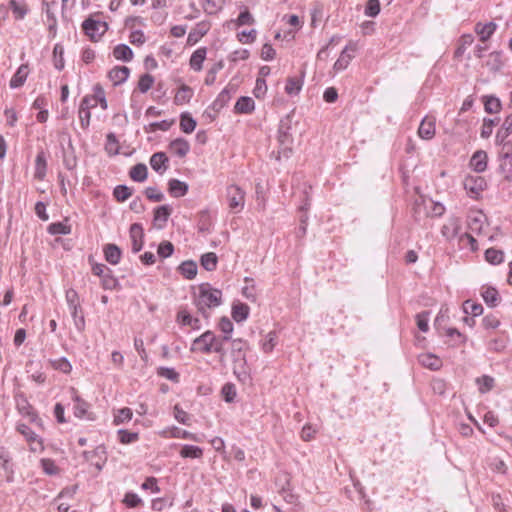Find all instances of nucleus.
Wrapping results in <instances>:
<instances>
[{
	"label": "nucleus",
	"mask_w": 512,
	"mask_h": 512,
	"mask_svg": "<svg viewBox=\"0 0 512 512\" xmlns=\"http://www.w3.org/2000/svg\"><path fill=\"white\" fill-rule=\"evenodd\" d=\"M193 303L199 313L208 317V310L221 305L222 291L213 288L209 283H202L195 288Z\"/></svg>",
	"instance_id": "obj_1"
},
{
	"label": "nucleus",
	"mask_w": 512,
	"mask_h": 512,
	"mask_svg": "<svg viewBox=\"0 0 512 512\" xmlns=\"http://www.w3.org/2000/svg\"><path fill=\"white\" fill-rule=\"evenodd\" d=\"M100 13H95L86 18L82 23L84 34L92 41L98 42L107 32L108 23L99 19Z\"/></svg>",
	"instance_id": "obj_2"
},
{
	"label": "nucleus",
	"mask_w": 512,
	"mask_h": 512,
	"mask_svg": "<svg viewBox=\"0 0 512 512\" xmlns=\"http://www.w3.org/2000/svg\"><path fill=\"white\" fill-rule=\"evenodd\" d=\"M246 192L238 185L231 184L226 188V200L233 213H240L245 206Z\"/></svg>",
	"instance_id": "obj_3"
},
{
	"label": "nucleus",
	"mask_w": 512,
	"mask_h": 512,
	"mask_svg": "<svg viewBox=\"0 0 512 512\" xmlns=\"http://www.w3.org/2000/svg\"><path fill=\"white\" fill-rule=\"evenodd\" d=\"M16 431L20 433L29 445V449L34 453H41L44 450L43 440L30 427L24 423H17Z\"/></svg>",
	"instance_id": "obj_4"
},
{
	"label": "nucleus",
	"mask_w": 512,
	"mask_h": 512,
	"mask_svg": "<svg viewBox=\"0 0 512 512\" xmlns=\"http://www.w3.org/2000/svg\"><path fill=\"white\" fill-rule=\"evenodd\" d=\"M17 411L24 417H27L29 421L38 427H42V420L39 418L36 410L28 402L27 398L23 394H17L15 396Z\"/></svg>",
	"instance_id": "obj_5"
},
{
	"label": "nucleus",
	"mask_w": 512,
	"mask_h": 512,
	"mask_svg": "<svg viewBox=\"0 0 512 512\" xmlns=\"http://www.w3.org/2000/svg\"><path fill=\"white\" fill-rule=\"evenodd\" d=\"M91 95H86L81 102L82 106H86L91 109L100 105L103 110L108 108V103L106 100V93L101 84L97 83L93 86Z\"/></svg>",
	"instance_id": "obj_6"
},
{
	"label": "nucleus",
	"mask_w": 512,
	"mask_h": 512,
	"mask_svg": "<svg viewBox=\"0 0 512 512\" xmlns=\"http://www.w3.org/2000/svg\"><path fill=\"white\" fill-rule=\"evenodd\" d=\"M463 185L471 198L478 199L486 188V181L482 176H467Z\"/></svg>",
	"instance_id": "obj_7"
},
{
	"label": "nucleus",
	"mask_w": 512,
	"mask_h": 512,
	"mask_svg": "<svg viewBox=\"0 0 512 512\" xmlns=\"http://www.w3.org/2000/svg\"><path fill=\"white\" fill-rule=\"evenodd\" d=\"M417 134L423 140H432L436 135V117L426 115L418 127Z\"/></svg>",
	"instance_id": "obj_8"
},
{
	"label": "nucleus",
	"mask_w": 512,
	"mask_h": 512,
	"mask_svg": "<svg viewBox=\"0 0 512 512\" xmlns=\"http://www.w3.org/2000/svg\"><path fill=\"white\" fill-rule=\"evenodd\" d=\"M178 87L175 90L173 102L177 106L188 104L194 96V90L180 79L176 80Z\"/></svg>",
	"instance_id": "obj_9"
},
{
	"label": "nucleus",
	"mask_w": 512,
	"mask_h": 512,
	"mask_svg": "<svg viewBox=\"0 0 512 512\" xmlns=\"http://www.w3.org/2000/svg\"><path fill=\"white\" fill-rule=\"evenodd\" d=\"M357 50V44L356 43H353V42H350L344 49L343 51L341 52L339 58L336 60V62L334 63L333 65V70L335 73H338L340 71H343L345 70L352 58H353V54L355 51Z\"/></svg>",
	"instance_id": "obj_10"
},
{
	"label": "nucleus",
	"mask_w": 512,
	"mask_h": 512,
	"mask_svg": "<svg viewBox=\"0 0 512 512\" xmlns=\"http://www.w3.org/2000/svg\"><path fill=\"white\" fill-rule=\"evenodd\" d=\"M277 141L280 147V151L278 153L283 157H289L293 149V136L289 132V128L281 127L278 130Z\"/></svg>",
	"instance_id": "obj_11"
},
{
	"label": "nucleus",
	"mask_w": 512,
	"mask_h": 512,
	"mask_svg": "<svg viewBox=\"0 0 512 512\" xmlns=\"http://www.w3.org/2000/svg\"><path fill=\"white\" fill-rule=\"evenodd\" d=\"M211 29L209 21L198 22L189 32L187 37V45L193 46L197 44Z\"/></svg>",
	"instance_id": "obj_12"
},
{
	"label": "nucleus",
	"mask_w": 512,
	"mask_h": 512,
	"mask_svg": "<svg viewBox=\"0 0 512 512\" xmlns=\"http://www.w3.org/2000/svg\"><path fill=\"white\" fill-rule=\"evenodd\" d=\"M0 468L5 472L6 480L12 482L14 478V463L7 448L0 446Z\"/></svg>",
	"instance_id": "obj_13"
},
{
	"label": "nucleus",
	"mask_w": 512,
	"mask_h": 512,
	"mask_svg": "<svg viewBox=\"0 0 512 512\" xmlns=\"http://www.w3.org/2000/svg\"><path fill=\"white\" fill-rule=\"evenodd\" d=\"M130 69L126 66H114L107 72V78L113 86H119L127 81L130 76Z\"/></svg>",
	"instance_id": "obj_14"
},
{
	"label": "nucleus",
	"mask_w": 512,
	"mask_h": 512,
	"mask_svg": "<svg viewBox=\"0 0 512 512\" xmlns=\"http://www.w3.org/2000/svg\"><path fill=\"white\" fill-rule=\"evenodd\" d=\"M73 400H74V406H73V412L74 415L77 418L80 419H88L93 420V414L89 411L90 405L81 399L76 392L73 390Z\"/></svg>",
	"instance_id": "obj_15"
},
{
	"label": "nucleus",
	"mask_w": 512,
	"mask_h": 512,
	"mask_svg": "<svg viewBox=\"0 0 512 512\" xmlns=\"http://www.w3.org/2000/svg\"><path fill=\"white\" fill-rule=\"evenodd\" d=\"M129 236L132 243V251L139 252L144 244V230L141 224L134 223L130 226Z\"/></svg>",
	"instance_id": "obj_16"
},
{
	"label": "nucleus",
	"mask_w": 512,
	"mask_h": 512,
	"mask_svg": "<svg viewBox=\"0 0 512 512\" xmlns=\"http://www.w3.org/2000/svg\"><path fill=\"white\" fill-rule=\"evenodd\" d=\"M215 336L211 332H205L194 342V351L200 352H212L217 351V348L214 347Z\"/></svg>",
	"instance_id": "obj_17"
},
{
	"label": "nucleus",
	"mask_w": 512,
	"mask_h": 512,
	"mask_svg": "<svg viewBox=\"0 0 512 512\" xmlns=\"http://www.w3.org/2000/svg\"><path fill=\"white\" fill-rule=\"evenodd\" d=\"M233 370L240 381L246 382L250 379V368L247 366L244 354H236Z\"/></svg>",
	"instance_id": "obj_18"
},
{
	"label": "nucleus",
	"mask_w": 512,
	"mask_h": 512,
	"mask_svg": "<svg viewBox=\"0 0 512 512\" xmlns=\"http://www.w3.org/2000/svg\"><path fill=\"white\" fill-rule=\"evenodd\" d=\"M460 229V219L457 217H449L441 228V234L447 240H452L459 234Z\"/></svg>",
	"instance_id": "obj_19"
},
{
	"label": "nucleus",
	"mask_w": 512,
	"mask_h": 512,
	"mask_svg": "<svg viewBox=\"0 0 512 512\" xmlns=\"http://www.w3.org/2000/svg\"><path fill=\"white\" fill-rule=\"evenodd\" d=\"M497 25L494 22H478L475 24L474 32L479 38L481 43H486L489 38L495 33Z\"/></svg>",
	"instance_id": "obj_20"
},
{
	"label": "nucleus",
	"mask_w": 512,
	"mask_h": 512,
	"mask_svg": "<svg viewBox=\"0 0 512 512\" xmlns=\"http://www.w3.org/2000/svg\"><path fill=\"white\" fill-rule=\"evenodd\" d=\"M480 294L489 307H496L501 301L498 290L490 285H483L480 289Z\"/></svg>",
	"instance_id": "obj_21"
},
{
	"label": "nucleus",
	"mask_w": 512,
	"mask_h": 512,
	"mask_svg": "<svg viewBox=\"0 0 512 512\" xmlns=\"http://www.w3.org/2000/svg\"><path fill=\"white\" fill-rule=\"evenodd\" d=\"M176 321L178 324L182 326L190 327L191 329H199L200 321L197 318H194L187 308L181 307L176 316Z\"/></svg>",
	"instance_id": "obj_22"
},
{
	"label": "nucleus",
	"mask_w": 512,
	"mask_h": 512,
	"mask_svg": "<svg viewBox=\"0 0 512 512\" xmlns=\"http://www.w3.org/2000/svg\"><path fill=\"white\" fill-rule=\"evenodd\" d=\"M169 152L180 158H184L190 151V144L183 138H177L170 142Z\"/></svg>",
	"instance_id": "obj_23"
},
{
	"label": "nucleus",
	"mask_w": 512,
	"mask_h": 512,
	"mask_svg": "<svg viewBox=\"0 0 512 512\" xmlns=\"http://www.w3.org/2000/svg\"><path fill=\"white\" fill-rule=\"evenodd\" d=\"M30 73V68L28 64H21L14 75L11 77L9 85L11 88H19L24 85L28 75Z\"/></svg>",
	"instance_id": "obj_24"
},
{
	"label": "nucleus",
	"mask_w": 512,
	"mask_h": 512,
	"mask_svg": "<svg viewBox=\"0 0 512 512\" xmlns=\"http://www.w3.org/2000/svg\"><path fill=\"white\" fill-rule=\"evenodd\" d=\"M488 163V155L483 150H477L470 159V167L480 173L486 170Z\"/></svg>",
	"instance_id": "obj_25"
},
{
	"label": "nucleus",
	"mask_w": 512,
	"mask_h": 512,
	"mask_svg": "<svg viewBox=\"0 0 512 512\" xmlns=\"http://www.w3.org/2000/svg\"><path fill=\"white\" fill-rule=\"evenodd\" d=\"M417 359L423 367L430 370H438L443 365L442 360L437 354H418Z\"/></svg>",
	"instance_id": "obj_26"
},
{
	"label": "nucleus",
	"mask_w": 512,
	"mask_h": 512,
	"mask_svg": "<svg viewBox=\"0 0 512 512\" xmlns=\"http://www.w3.org/2000/svg\"><path fill=\"white\" fill-rule=\"evenodd\" d=\"M255 110V102L251 97L242 96L234 105L235 114H251Z\"/></svg>",
	"instance_id": "obj_27"
},
{
	"label": "nucleus",
	"mask_w": 512,
	"mask_h": 512,
	"mask_svg": "<svg viewBox=\"0 0 512 512\" xmlns=\"http://www.w3.org/2000/svg\"><path fill=\"white\" fill-rule=\"evenodd\" d=\"M112 55L115 60L130 62L134 58L132 49L126 44H118L112 50Z\"/></svg>",
	"instance_id": "obj_28"
},
{
	"label": "nucleus",
	"mask_w": 512,
	"mask_h": 512,
	"mask_svg": "<svg viewBox=\"0 0 512 512\" xmlns=\"http://www.w3.org/2000/svg\"><path fill=\"white\" fill-rule=\"evenodd\" d=\"M207 49L205 47H200L195 50L189 60L190 68L196 72H199L203 68V62L206 59Z\"/></svg>",
	"instance_id": "obj_29"
},
{
	"label": "nucleus",
	"mask_w": 512,
	"mask_h": 512,
	"mask_svg": "<svg viewBox=\"0 0 512 512\" xmlns=\"http://www.w3.org/2000/svg\"><path fill=\"white\" fill-rule=\"evenodd\" d=\"M304 84V76L288 77L285 84V92L288 95H298Z\"/></svg>",
	"instance_id": "obj_30"
},
{
	"label": "nucleus",
	"mask_w": 512,
	"mask_h": 512,
	"mask_svg": "<svg viewBox=\"0 0 512 512\" xmlns=\"http://www.w3.org/2000/svg\"><path fill=\"white\" fill-rule=\"evenodd\" d=\"M47 171V161L44 152H39L35 159L34 178L38 181L44 180Z\"/></svg>",
	"instance_id": "obj_31"
},
{
	"label": "nucleus",
	"mask_w": 512,
	"mask_h": 512,
	"mask_svg": "<svg viewBox=\"0 0 512 512\" xmlns=\"http://www.w3.org/2000/svg\"><path fill=\"white\" fill-rule=\"evenodd\" d=\"M154 82H155V79L151 74L145 73V74L140 75L138 82H137V87L132 92V98L135 97L137 91L140 93L148 92L153 87Z\"/></svg>",
	"instance_id": "obj_32"
},
{
	"label": "nucleus",
	"mask_w": 512,
	"mask_h": 512,
	"mask_svg": "<svg viewBox=\"0 0 512 512\" xmlns=\"http://www.w3.org/2000/svg\"><path fill=\"white\" fill-rule=\"evenodd\" d=\"M250 308L242 302H235L232 305L231 315L236 322H242L248 318Z\"/></svg>",
	"instance_id": "obj_33"
},
{
	"label": "nucleus",
	"mask_w": 512,
	"mask_h": 512,
	"mask_svg": "<svg viewBox=\"0 0 512 512\" xmlns=\"http://www.w3.org/2000/svg\"><path fill=\"white\" fill-rule=\"evenodd\" d=\"M168 158L166 157L165 153L158 152L151 156L150 158V165L151 167L158 173H163L167 166Z\"/></svg>",
	"instance_id": "obj_34"
},
{
	"label": "nucleus",
	"mask_w": 512,
	"mask_h": 512,
	"mask_svg": "<svg viewBox=\"0 0 512 512\" xmlns=\"http://www.w3.org/2000/svg\"><path fill=\"white\" fill-rule=\"evenodd\" d=\"M104 255L107 262L112 265H116L120 262L121 251L118 246L114 244H107L104 247Z\"/></svg>",
	"instance_id": "obj_35"
},
{
	"label": "nucleus",
	"mask_w": 512,
	"mask_h": 512,
	"mask_svg": "<svg viewBox=\"0 0 512 512\" xmlns=\"http://www.w3.org/2000/svg\"><path fill=\"white\" fill-rule=\"evenodd\" d=\"M9 7L16 20L24 19L29 11L28 5L25 2H18L16 0H10Z\"/></svg>",
	"instance_id": "obj_36"
},
{
	"label": "nucleus",
	"mask_w": 512,
	"mask_h": 512,
	"mask_svg": "<svg viewBox=\"0 0 512 512\" xmlns=\"http://www.w3.org/2000/svg\"><path fill=\"white\" fill-rule=\"evenodd\" d=\"M424 203L426 213L430 217H441L446 211L445 206L440 202H436L430 199L428 201H424Z\"/></svg>",
	"instance_id": "obj_37"
},
{
	"label": "nucleus",
	"mask_w": 512,
	"mask_h": 512,
	"mask_svg": "<svg viewBox=\"0 0 512 512\" xmlns=\"http://www.w3.org/2000/svg\"><path fill=\"white\" fill-rule=\"evenodd\" d=\"M188 191V185L177 179L169 181V192L173 197H182Z\"/></svg>",
	"instance_id": "obj_38"
},
{
	"label": "nucleus",
	"mask_w": 512,
	"mask_h": 512,
	"mask_svg": "<svg viewBox=\"0 0 512 512\" xmlns=\"http://www.w3.org/2000/svg\"><path fill=\"white\" fill-rule=\"evenodd\" d=\"M196 121L187 112H184L180 116V129L186 134H191L196 128Z\"/></svg>",
	"instance_id": "obj_39"
},
{
	"label": "nucleus",
	"mask_w": 512,
	"mask_h": 512,
	"mask_svg": "<svg viewBox=\"0 0 512 512\" xmlns=\"http://www.w3.org/2000/svg\"><path fill=\"white\" fill-rule=\"evenodd\" d=\"M483 103L485 111L489 114H496L501 111V102L494 96H484Z\"/></svg>",
	"instance_id": "obj_40"
},
{
	"label": "nucleus",
	"mask_w": 512,
	"mask_h": 512,
	"mask_svg": "<svg viewBox=\"0 0 512 512\" xmlns=\"http://www.w3.org/2000/svg\"><path fill=\"white\" fill-rule=\"evenodd\" d=\"M179 271L183 277L192 280L197 275V265L194 261H185L179 266Z\"/></svg>",
	"instance_id": "obj_41"
},
{
	"label": "nucleus",
	"mask_w": 512,
	"mask_h": 512,
	"mask_svg": "<svg viewBox=\"0 0 512 512\" xmlns=\"http://www.w3.org/2000/svg\"><path fill=\"white\" fill-rule=\"evenodd\" d=\"M180 456L182 458L199 459L203 456V450L198 446L183 445L180 450Z\"/></svg>",
	"instance_id": "obj_42"
},
{
	"label": "nucleus",
	"mask_w": 512,
	"mask_h": 512,
	"mask_svg": "<svg viewBox=\"0 0 512 512\" xmlns=\"http://www.w3.org/2000/svg\"><path fill=\"white\" fill-rule=\"evenodd\" d=\"M254 22V17L251 15L248 9H245L239 14V16L236 19L230 20L229 24H234L236 28H239L244 25H252L254 24Z\"/></svg>",
	"instance_id": "obj_43"
},
{
	"label": "nucleus",
	"mask_w": 512,
	"mask_h": 512,
	"mask_svg": "<svg viewBox=\"0 0 512 512\" xmlns=\"http://www.w3.org/2000/svg\"><path fill=\"white\" fill-rule=\"evenodd\" d=\"M244 283H245V285L242 289L243 296L246 299H248L252 302H255L257 299V293H256V286H255L254 280L246 277L244 279Z\"/></svg>",
	"instance_id": "obj_44"
},
{
	"label": "nucleus",
	"mask_w": 512,
	"mask_h": 512,
	"mask_svg": "<svg viewBox=\"0 0 512 512\" xmlns=\"http://www.w3.org/2000/svg\"><path fill=\"white\" fill-rule=\"evenodd\" d=\"M200 262L207 271H214L217 267L218 258L214 252H208L202 255Z\"/></svg>",
	"instance_id": "obj_45"
},
{
	"label": "nucleus",
	"mask_w": 512,
	"mask_h": 512,
	"mask_svg": "<svg viewBox=\"0 0 512 512\" xmlns=\"http://www.w3.org/2000/svg\"><path fill=\"white\" fill-rule=\"evenodd\" d=\"M129 176L136 182H143L147 178V167L144 164L133 166L129 172Z\"/></svg>",
	"instance_id": "obj_46"
},
{
	"label": "nucleus",
	"mask_w": 512,
	"mask_h": 512,
	"mask_svg": "<svg viewBox=\"0 0 512 512\" xmlns=\"http://www.w3.org/2000/svg\"><path fill=\"white\" fill-rule=\"evenodd\" d=\"M120 145L113 133H109L106 137L105 150L110 156L119 153Z\"/></svg>",
	"instance_id": "obj_47"
},
{
	"label": "nucleus",
	"mask_w": 512,
	"mask_h": 512,
	"mask_svg": "<svg viewBox=\"0 0 512 512\" xmlns=\"http://www.w3.org/2000/svg\"><path fill=\"white\" fill-rule=\"evenodd\" d=\"M501 321L500 318L493 313L487 314L482 319V326L486 330H496L500 327Z\"/></svg>",
	"instance_id": "obj_48"
},
{
	"label": "nucleus",
	"mask_w": 512,
	"mask_h": 512,
	"mask_svg": "<svg viewBox=\"0 0 512 512\" xmlns=\"http://www.w3.org/2000/svg\"><path fill=\"white\" fill-rule=\"evenodd\" d=\"M463 311L466 314H471L476 317L483 313V306L480 303H476L472 300H466L463 303Z\"/></svg>",
	"instance_id": "obj_49"
},
{
	"label": "nucleus",
	"mask_w": 512,
	"mask_h": 512,
	"mask_svg": "<svg viewBox=\"0 0 512 512\" xmlns=\"http://www.w3.org/2000/svg\"><path fill=\"white\" fill-rule=\"evenodd\" d=\"M47 230L51 235H67L71 233V227L63 222L51 223Z\"/></svg>",
	"instance_id": "obj_50"
},
{
	"label": "nucleus",
	"mask_w": 512,
	"mask_h": 512,
	"mask_svg": "<svg viewBox=\"0 0 512 512\" xmlns=\"http://www.w3.org/2000/svg\"><path fill=\"white\" fill-rule=\"evenodd\" d=\"M174 124V120H163L160 122H153L150 123L148 126L145 127V131L148 133H153L158 130L161 131H167L171 128V126Z\"/></svg>",
	"instance_id": "obj_51"
},
{
	"label": "nucleus",
	"mask_w": 512,
	"mask_h": 512,
	"mask_svg": "<svg viewBox=\"0 0 512 512\" xmlns=\"http://www.w3.org/2000/svg\"><path fill=\"white\" fill-rule=\"evenodd\" d=\"M485 259L490 264H493V265L500 264L504 259V254L501 250L489 248L485 252Z\"/></svg>",
	"instance_id": "obj_52"
},
{
	"label": "nucleus",
	"mask_w": 512,
	"mask_h": 512,
	"mask_svg": "<svg viewBox=\"0 0 512 512\" xmlns=\"http://www.w3.org/2000/svg\"><path fill=\"white\" fill-rule=\"evenodd\" d=\"M49 362L55 370H59L63 373H69L72 369L70 362L65 357L50 359Z\"/></svg>",
	"instance_id": "obj_53"
},
{
	"label": "nucleus",
	"mask_w": 512,
	"mask_h": 512,
	"mask_svg": "<svg viewBox=\"0 0 512 512\" xmlns=\"http://www.w3.org/2000/svg\"><path fill=\"white\" fill-rule=\"evenodd\" d=\"M64 48L61 44H55L53 48L54 66L58 70L64 68Z\"/></svg>",
	"instance_id": "obj_54"
},
{
	"label": "nucleus",
	"mask_w": 512,
	"mask_h": 512,
	"mask_svg": "<svg viewBox=\"0 0 512 512\" xmlns=\"http://www.w3.org/2000/svg\"><path fill=\"white\" fill-rule=\"evenodd\" d=\"M132 195V189L125 185H118L114 188L113 196L118 202H124Z\"/></svg>",
	"instance_id": "obj_55"
},
{
	"label": "nucleus",
	"mask_w": 512,
	"mask_h": 512,
	"mask_svg": "<svg viewBox=\"0 0 512 512\" xmlns=\"http://www.w3.org/2000/svg\"><path fill=\"white\" fill-rule=\"evenodd\" d=\"M157 374L158 376L166 378L174 383H178L180 380L179 373L176 372L173 368L159 367L157 369Z\"/></svg>",
	"instance_id": "obj_56"
},
{
	"label": "nucleus",
	"mask_w": 512,
	"mask_h": 512,
	"mask_svg": "<svg viewBox=\"0 0 512 512\" xmlns=\"http://www.w3.org/2000/svg\"><path fill=\"white\" fill-rule=\"evenodd\" d=\"M132 415H133V413L130 408H128V407L121 408L114 415V423L116 425H120L125 422H128L132 419Z\"/></svg>",
	"instance_id": "obj_57"
},
{
	"label": "nucleus",
	"mask_w": 512,
	"mask_h": 512,
	"mask_svg": "<svg viewBox=\"0 0 512 512\" xmlns=\"http://www.w3.org/2000/svg\"><path fill=\"white\" fill-rule=\"evenodd\" d=\"M250 57V52L248 49L240 48L228 55V61L230 63L236 64L238 61H246Z\"/></svg>",
	"instance_id": "obj_58"
},
{
	"label": "nucleus",
	"mask_w": 512,
	"mask_h": 512,
	"mask_svg": "<svg viewBox=\"0 0 512 512\" xmlns=\"http://www.w3.org/2000/svg\"><path fill=\"white\" fill-rule=\"evenodd\" d=\"M170 436L173 438L189 439L196 442L199 441V438L197 437L196 434L180 429L178 427L171 428Z\"/></svg>",
	"instance_id": "obj_59"
},
{
	"label": "nucleus",
	"mask_w": 512,
	"mask_h": 512,
	"mask_svg": "<svg viewBox=\"0 0 512 512\" xmlns=\"http://www.w3.org/2000/svg\"><path fill=\"white\" fill-rule=\"evenodd\" d=\"M499 123V119H487L483 120L480 135L482 138H489L493 132V128Z\"/></svg>",
	"instance_id": "obj_60"
},
{
	"label": "nucleus",
	"mask_w": 512,
	"mask_h": 512,
	"mask_svg": "<svg viewBox=\"0 0 512 512\" xmlns=\"http://www.w3.org/2000/svg\"><path fill=\"white\" fill-rule=\"evenodd\" d=\"M257 31L255 29H250L248 31L243 30L237 33L236 38L240 43L243 44H251L256 40Z\"/></svg>",
	"instance_id": "obj_61"
},
{
	"label": "nucleus",
	"mask_w": 512,
	"mask_h": 512,
	"mask_svg": "<svg viewBox=\"0 0 512 512\" xmlns=\"http://www.w3.org/2000/svg\"><path fill=\"white\" fill-rule=\"evenodd\" d=\"M478 389L480 393H486L490 391L494 386V379L490 376L484 375L476 379Z\"/></svg>",
	"instance_id": "obj_62"
},
{
	"label": "nucleus",
	"mask_w": 512,
	"mask_h": 512,
	"mask_svg": "<svg viewBox=\"0 0 512 512\" xmlns=\"http://www.w3.org/2000/svg\"><path fill=\"white\" fill-rule=\"evenodd\" d=\"M283 19H286L287 23L294 28L288 32L292 37H294L295 33L303 26V21L297 15H286Z\"/></svg>",
	"instance_id": "obj_63"
},
{
	"label": "nucleus",
	"mask_w": 512,
	"mask_h": 512,
	"mask_svg": "<svg viewBox=\"0 0 512 512\" xmlns=\"http://www.w3.org/2000/svg\"><path fill=\"white\" fill-rule=\"evenodd\" d=\"M474 42V37L471 34H463L459 39V46L456 50V55L460 56L464 53L465 49L471 46Z\"/></svg>",
	"instance_id": "obj_64"
}]
</instances>
